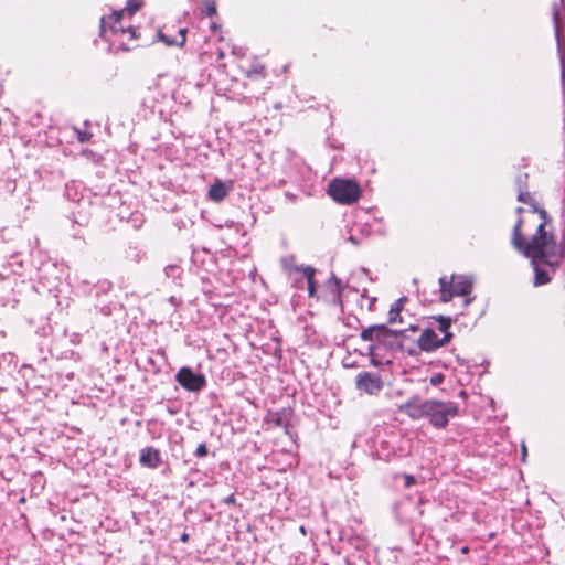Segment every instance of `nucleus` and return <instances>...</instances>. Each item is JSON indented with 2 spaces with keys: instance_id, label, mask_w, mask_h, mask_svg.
<instances>
[{
  "instance_id": "f257e3e1",
  "label": "nucleus",
  "mask_w": 565,
  "mask_h": 565,
  "mask_svg": "<svg viewBox=\"0 0 565 565\" xmlns=\"http://www.w3.org/2000/svg\"><path fill=\"white\" fill-rule=\"evenodd\" d=\"M518 200L532 205L533 210L525 216L519 217L512 232L511 243L519 253L531 258L534 264L544 262L556 250L554 234L547 230L550 222L547 213L535 206V201L529 192H521Z\"/></svg>"
},
{
  "instance_id": "f03ea898",
  "label": "nucleus",
  "mask_w": 565,
  "mask_h": 565,
  "mask_svg": "<svg viewBox=\"0 0 565 565\" xmlns=\"http://www.w3.org/2000/svg\"><path fill=\"white\" fill-rule=\"evenodd\" d=\"M397 409L414 420L427 418L436 429H445L450 419L459 415V405L454 401L420 399L418 396L399 404Z\"/></svg>"
},
{
  "instance_id": "7ed1b4c3",
  "label": "nucleus",
  "mask_w": 565,
  "mask_h": 565,
  "mask_svg": "<svg viewBox=\"0 0 565 565\" xmlns=\"http://www.w3.org/2000/svg\"><path fill=\"white\" fill-rule=\"evenodd\" d=\"M122 14L124 10H119L114 11L107 17H102L100 36L110 44L117 45L122 51H130L135 49V45L126 41V35H129V40H138L139 34L134 26H122Z\"/></svg>"
},
{
  "instance_id": "20e7f679",
  "label": "nucleus",
  "mask_w": 565,
  "mask_h": 565,
  "mask_svg": "<svg viewBox=\"0 0 565 565\" xmlns=\"http://www.w3.org/2000/svg\"><path fill=\"white\" fill-rule=\"evenodd\" d=\"M327 193L338 204L352 205L361 199L362 189L353 179L334 178L329 182Z\"/></svg>"
},
{
  "instance_id": "39448f33",
  "label": "nucleus",
  "mask_w": 565,
  "mask_h": 565,
  "mask_svg": "<svg viewBox=\"0 0 565 565\" xmlns=\"http://www.w3.org/2000/svg\"><path fill=\"white\" fill-rule=\"evenodd\" d=\"M472 290V281L465 275H451L439 278V292L443 302L450 301L456 296H467Z\"/></svg>"
},
{
  "instance_id": "423d86ee",
  "label": "nucleus",
  "mask_w": 565,
  "mask_h": 565,
  "mask_svg": "<svg viewBox=\"0 0 565 565\" xmlns=\"http://www.w3.org/2000/svg\"><path fill=\"white\" fill-rule=\"evenodd\" d=\"M452 338L454 333H447L446 335L439 337L434 329L425 328L417 340V344L424 352H434L437 349L447 345Z\"/></svg>"
},
{
  "instance_id": "0eeeda50",
  "label": "nucleus",
  "mask_w": 565,
  "mask_h": 565,
  "mask_svg": "<svg viewBox=\"0 0 565 565\" xmlns=\"http://www.w3.org/2000/svg\"><path fill=\"white\" fill-rule=\"evenodd\" d=\"M177 382L189 392H199L206 385V380L202 374H195L190 367H181L177 375Z\"/></svg>"
},
{
  "instance_id": "6e6552de",
  "label": "nucleus",
  "mask_w": 565,
  "mask_h": 565,
  "mask_svg": "<svg viewBox=\"0 0 565 565\" xmlns=\"http://www.w3.org/2000/svg\"><path fill=\"white\" fill-rule=\"evenodd\" d=\"M356 387L370 395L379 393L383 387V381L380 374L372 372H362L356 376Z\"/></svg>"
},
{
  "instance_id": "1a4fd4ad",
  "label": "nucleus",
  "mask_w": 565,
  "mask_h": 565,
  "mask_svg": "<svg viewBox=\"0 0 565 565\" xmlns=\"http://www.w3.org/2000/svg\"><path fill=\"white\" fill-rule=\"evenodd\" d=\"M397 333L393 332L384 324H375L364 329L361 332V339L363 341L374 342L376 344L385 343L390 338L396 337Z\"/></svg>"
},
{
  "instance_id": "9d476101",
  "label": "nucleus",
  "mask_w": 565,
  "mask_h": 565,
  "mask_svg": "<svg viewBox=\"0 0 565 565\" xmlns=\"http://www.w3.org/2000/svg\"><path fill=\"white\" fill-rule=\"evenodd\" d=\"M139 461L141 466L152 469L159 467L162 462L160 451L153 447L141 449Z\"/></svg>"
},
{
  "instance_id": "9b49d317",
  "label": "nucleus",
  "mask_w": 565,
  "mask_h": 565,
  "mask_svg": "<svg viewBox=\"0 0 565 565\" xmlns=\"http://www.w3.org/2000/svg\"><path fill=\"white\" fill-rule=\"evenodd\" d=\"M231 189L232 185H227L223 181L216 180L210 186L207 198L213 202L220 203L230 194Z\"/></svg>"
},
{
  "instance_id": "f8f14e48",
  "label": "nucleus",
  "mask_w": 565,
  "mask_h": 565,
  "mask_svg": "<svg viewBox=\"0 0 565 565\" xmlns=\"http://www.w3.org/2000/svg\"><path fill=\"white\" fill-rule=\"evenodd\" d=\"M267 76V68L259 62L253 63L246 71V77L250 81H260Z\"/></svg>"
},
{
  "instance_id": "ddd939ff",
  "label": "nucleus",
  "mask_w": 565,
  "mask_h": 565,
  "mask_svg": "<svg viewBox=\"0 0 565 565\" xmlns=\"http://www.w3.org/2000/svg\"><path fill=\"white\" fill-rule=\"evenodd\" d=\"M186 33H188V29L182 28V29H179V31H178V39H170L168 35H166L162 32L159 33V36H160L161 41H163L169 46H171V45L183 46L186 42Z\"/></svg>"
},
{
  "instance_id": "4468645a",
  "label": "nucleus",
  "mask_w": 565,
  "mask_h": 565,
  "mask_svg": "<svg viewBox=\"0 0 565 565\" xmlns=\"http://www.w3.org/2000/svg\"><path fill=\"white\" fill-rule=\"evenodd\" d=\"M406 301V297H402L397 299L388 311V322L395 323L397 321H402L401 312L404 309V303Z\"/></svg>"
},
{
  "instance_id": "2eb2a0df",
  "label": "nucleus",
  "mask_w": 565,
  "mask_h": 565,
  "mask_svg": "<svg viewBox=\"0 0 565 565\" xmlns=\"http://www.w3.org/2000/svg\"><path fill=\"white\" fill-rule=\"evenodd\" d=\"M303 275L307 279L308 284V294L310 297H315L316 294V287H315V273L316 270L312 267H306L302 269Z\"/></svg>"
},
{
  "instance_id": "dca6fc26",
  "label": "nucleus",
  "mask_w": 565,
  "mask_h": 565,
  "mask_svg": "<svg viewBox=\"0 0 565 565\" xmlns=\"http://www.w3.org/2000/svg\"><path fill=\"white\" fill-rule=\"evenodd\" d=\"M436 321L438 323V330L443 333V335H446L447 333H452L450 331L451 327V318L445 317V316H438L436 318Z\"/></svg>"
},
{
  "instance_id": "f3484780",
  "label": "nucleus",
  "mask_w": 565,
  "mask_h": 565,
  "mask_svg": "<svg viewBox=\"0 0 565 565\" xmlns=\"http://www.w3.org/2000/svg\"><path fill=\"white\" fill-rule=\"evenodd\" d=\"M143 6V0H128L124 12L127 11L130 15L135 14Z\"/></svg>"
},
{
  "instance_id": "a211bd4d",
  "label": "nucleus",
  "mask_w": 565,
  "mask_h": 565,
  "mask_svg": "<svg viewBox=\"0 0 565 565\" xmlns=\"http://www.w3.org/2000/svg\"><path fill=\"white\" fill-rule=\"evenodd\" d=\"M202 4L204 7V13L207 17H214L217 14L216 0H203Z\"/></svg>"
},
{
  "instance_id": "6ab92c4d",
  "label": "nucleus",
  "mask_w": 565,
  "mask_h": 565,
  "mask_svg": "<svg viewBox=\"0 0 565 565\" xmlns=\"http://www.w3.org/2000/svg\"><path fill=\"white\" fill-rule=\"evenodd\" d=\"M547 282H550L548 274L545 270L540 269L536 266L535 267V285L540 286V285H545Z\"/></svg>"
},
{
  "instance_id": "aec40b11",
  "label": "nucleus",
  "mask_w": 565,
  "mask_h": 565,
  "mask_svg": "<svg viewBox=\"0 0 565 565\" xmlns=\"http://www.w3.org/2000/svg\"><path fill=\"white\" fill-rule=\"evenodd\" d=\"M552 18L555 25V32L558 35L562 30L561 14L556 4L553 6Z\"/></svg>"
},
{
  "instance_id": "412c9836",
  "label": "nucleus",
  "mask_w": 565,
  "mask_h": 565,
  "mask_svg": "<svg viewBox=\"0 0 565 565\" xmlns=\"http://www.w3.org/2000/svg\"><path fill=\"white\" fill-rule=\"evenodd\" d=\"M445 380V375L443 373H436L434 374L430 379H429V383L433 385V386H438L440 385Z\"/></svg>"
},
{
  "instance_id": "4be33fe9",
  "label": "nucleus",
  "mask_w": 565,
  "mask_h": 565,
  "mask_svg": "<svg viewBox=\"0 0 565 565\" xmlns=\"http://www.w3.org/2000/svg\"><path fill=\"white\" fill-rule=\"evenodd\" d=\"M195 455L200 458H203L207 455V446L206 444H200L198 447H196V450H195Z\"/></svg>"
},
{
  "instance_id": "5701e85b",
  "label": "nucleus",
  "mask_w": 565,
  "mask_h": 565,
  "mask_svg": "<svg viewBox=\"0 0 565 565\" xmlns=\"http://www.w3.org/2000/svg\"><path fill=\"white\" fill-rule=\"evenodd\" d=\"M403 478H404L405 487H406V488H411L412 486H414V484L416 483V479H415V477H414V476H412V475H407V473H405V475L403 476Z\"/></svg>"
},
{
  "instance_id": "b1692460",
  "label": "nucleus",
  "mask_w": 565,
  "mask_h": 565,
  "mask_svg": "<svg viewBox=\"0 0 565 565\" xmlns=\"http://www.w3.org/2000/svg\"><path fill=\"white\" fill-rule=\"evenodd\" d=\"M92 135L86 131H77V138L81 142H86L90 139Z\"/></svg>"
},
{
  "instance_id": "393cba45",
  "label": "nucleus",
  "mask_w": 565,
  "mask_h": 565,
  "mask_svg": "<svg viewBox=\"0 0 565 565\" xmlns=\"http://www.w3.org/2000/svg\"><path fill=\"white\" fill-rule=\"evenodd\" d=\"M221 28H222V26H221V24H218V23H216V22H212V23H211V30H212L213 32H215V33H216V32H220V31H221Z\"/></svg>"
},
{
  "instance_id": "a878e982",
  "label": "nucleus",
  "mask_w": 565,
  "mask_h": 565,
  "mask_svg": "<svg viewBox=\"0 0 565 565\" xmlns=\"http://www.w3.org/2000/svg\"><path fill=\"white\" fill-rule=\"evenodd\" d=\"M189 534L188 533H183L180 537V540L183 542V543H188L189 542Z\"/></svg>"
},
{
  "instance_id": "bb28decb",
  "label": "nucleus",
  "mask_w": 565,
  "mask_h": 565,
  "mask_svg": "<svg viewBox=\"0 0 565 565\" xmlns=\"http://www.w3.org/2000/svg\"><path fill=\"white\" fill-rule=\"evenodd\" d=\"M126 41H129V43H132L135 45V49L138 46L137 40H129V35H126Z\"/></svg>"
},
{
  "instance_id": "cd10ccee",
  "label": "nucleus",
  "mask_w": 565,
  "mask_h": 565,
  "mask_svg": "<svg viewBox=\"0 0 565 565\" xmlns=\"http://www.w3.org/2000/svg\"><path fill=\"white\" fill-rule=\"evenodd\" d=\"M224 56H225L224 51H223V50H218V51H217V57H218V60L224 58Z\"/></svg>"
},
{
  "instance_id": "c85d7f7f",
  "label": "nucleus",
  "mask_w": 565,
  "mask_h": 565,
  "mask_svg": "<svg viewBox=\"0 0 565 565\" xmlns=\"http://www.w3.org/2000/svg\"><path fill=\"white\" fill-rule=\"evenodd\" d=\"M468 552H469V547L468 546H463L461 548V553L467 554Z\"/></svg>"
},
{
  "instance_id": "c756f323",
  "label": "nucleus",
  "mask_w": 565,
  "mask_h": 565,
  "mask_svg": "<svg viewBox=\"0 0 565 565\" xmlns=\"http://www.w3.org/2000/svg\"><path fill=\"white\" fill-rule=\"evenodd\" d=\"M522 454H523V459H524V458H525V456H526V448H525V446H524V445L522 446Z\"/></svg>"
},
{
  "instance_id": "7c9ffc66",
  "label": "nucleus",
  "mask_w": 565,
  "mask_h": 565,
  "mask_svg": "<svg viewBox=\"0 0 565 565\" xmlns=\"http://www.w3.org/2000/svg\"><path fill=\"white\" fill-rule=\"evenodd\" d=\"M234 501H235V499H234V497H233V495H231V497H228V498L226 499V502H234Z\"/></svg>"
},
{
  "instance_id": "2f4dec72",
  "label": "nucleus",
  "mask_w": 565,
  "mask_h": 565,
  "mask_svg": "<svg viewBox=\"0 0 565 565\" xmlns=\"http://www.w3.org/2000/svg\"><path fill=\"white\" fill-rule=\"evenodd\" d=\"M459 395H460L461 397H466V396H467V393H466V391H460Z\"/></svg>"
},
{
  "instance_id": "473e14b6",
  "label": "nucleus",
  "mask_w": 565,
  "mask_h": 565,
  "mask_svg": "<svg viewBox=\"0 0 565 565\" xmlns=\"http://www.w3.org/2000/svg\"><path fill=\"white\" fill-rule=\"evenodd\" d=\"M516 212L520 214V213H523L524 212V209L523 207H518L516 209Z\"/></svg>"
},
{
  "instance_id": "72a5a7b5",
  "label": "nucleus",
  "mask_w": 565,
  "mask_h": 565,
  "mask_svg": "<svg viewBox=\"0 0 565 565\" xmlns=\"http://www.w3.org/2000/svg\"><path fill=\"white\" fill-rule=\"evenodd\" d=\"M337 295H338V297L340 296V287H339V282H337Z\"/></svg>"
}]
</instances>
